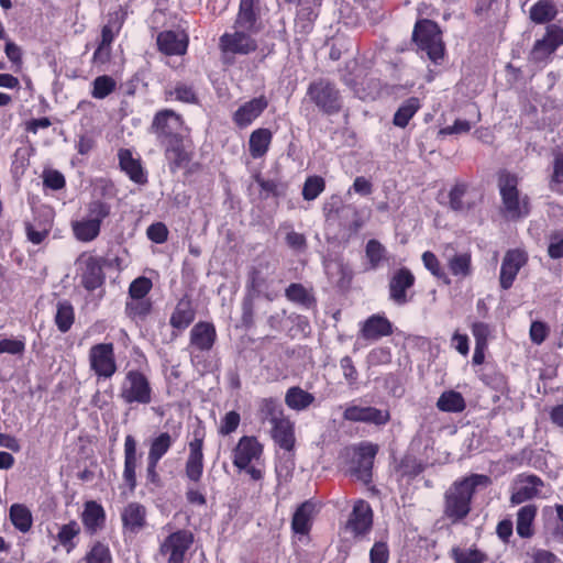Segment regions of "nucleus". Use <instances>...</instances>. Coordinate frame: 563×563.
I'll use <instances>...</instances> for the list:
<instances>
[{
  "label": "nucleus",
  "instance_id": "1",
  "mask_svg": "<svg viewBox=\"0 0 563 563\" xmlns=\"http://www.w3.org/2000/svg\"><path fill=\"white\" fill-rule=\"evenodd\" d=\"M490 478L472 474L455 481L444 493L443 514L453 523L463 520L471 511V501L477 487H487Z\"/></svg>",
  "mask_w": 563,
  "mask_h": 563
},
{
  "label": "nucleus",
  "instance_id": "2",
  "mask_svg": "<svg viewBox=\"0 0 563 563\" xmlns=\"http://www.w3.org/2000/svg\"><path fill=\"white\" fill-rule=\"evenodd\" d=\"M260 413L263 421L271 423V435L275 443L286 451H291L296 442L294 423L284 415L280 405L274 399H264Z\"/></svg>",
  "mask_w": 563,
  "mask_h": 563
},
{
  "label": "nucleus",
  "instance_id": "3",
  "mask_svg": "<svg viewBox=\"0 0 563 563\" xmlns=\"http://www.w3.org/2000/svg\"><path fill=\"white\" fill-rule=\"evenodd\" d=\"M518 176L507 170L498 174V188L503 201V210L507 218L518 220L530 213V200L518 190Z\"/></svg>",
  "mask_w": 563,
  "mask_h": 563
},
{
  "label": "nucleus",
  "instance_id": "4",
  "mask_svg": "<svg viewBox=\"0 0 563 563\" xmlns=\"http://www.w3.org/2000/svg\"><path fill=\"white\" fill-rule=\"evenodd\" d=\"M412 38L419 49L427 53L429 59L438 64L444 56V43L438 24L431 20H421L416 23Z\"/></svg>",
  "mask_w": 563,
  "mask_h": 563
},
{
  "label": "nucleus",
  "instance_id": "5",
  "mask_svg": "<svg viewBox=\"0 0 563 563\" xmlns=\"http://www.w3.org/2000/svg\"><path fill=\"white\" fill-rule=\"evenodd\" d=\"M119 396L126 405L151 404L153 400V388L148 377L139 369L126 372Z\"/></svg>",
  "mask_w": 563,
  "mask_h": 563
},
{
  "label": "nucleus",
  "instance_id": "6",
  "mask_svg": "<svg viewBox=\"0 0 563 563\" xmlns=\"http://www.w3.org/2000/svg\"><path fill=\"white\" fill-rule=\"evenodd\" d=\"M309 100L323 113L334 114L342 108V97L336 86L328 79L311 81L307 89Z\"/></svg>",
  "mask_w": 563,
  "mask_h": 563
},
{
  "label": "nucleus",
  "instance_id": "7",
  "mask_svg": "<svg viewBox=\"0 0 563 563\" xmlns=\"http://www.w3.org/2000/svg\"><path fill=\"white\" fill-rule=\"evenodd\" d=\"M274 265L265 258H258L247 273L246 289L249 295L264 296L267 300H274L276 292L271 289L273 283Z\"/></svg>",
  "mask_w": 563,
  "mask_h": 563
},
{
  "label": "nucleus",
  "instance_id": "8",
  "mask_svg": "<svg viewBox=\"0 0 563 563\" xmlns=\"http://www.w3.org/2000/svg\"><path fill=\"white\" fill-rule=\"evenodd\" d=\"M183 119L170 109L158 111L152 121L151 132L155 134L161 145L181 139Z\"/></svg>",
  "mask_w": 563,
  "mask_h": 563
},
{
  "label": "nucleus",
  "instance_id": "9",
  "mask_svg": "<svg viewBox=\"0 0 563 563\" xmlns=\"http://www.w3.org/2000/svg\"><path fill=\"white\" fill-rule=\"evenodd\" d=\"M88 356L90 368L99 378H110L115 374L118 366L112 343L92 345Z\"/></svg>",
  "mask_w": 563,
  "mask_h": 563
},
{
  "label": "nucleus",
  "instance_id": "10",
  "mask_svg": "<svg viewBox=\"0 0 563 563\" xmlns=\"http://www.w3.org/2000/svg\"><path fill=\"white\" fill-rule=\"evenodd\" d=\"M194 543V536L188 530L170 533L159 545V553L166 556V563H184L185 555Z\"/></svg>",
  "mask_w": 563,
  "mask_h": 563
},
{
  "label": "nucleus",
  "instance_id": "11",
  "mask_svg": "<svg viewBox=\"0 0 563 563\" xmlns=\"http://www.w3.org/2000/svg\"><path fill=\"white\" fill-rule=\"evenodd\" d=\"M80 284L89 291L99 288L104 282L103 261L100 257L82 254L77 260Z\"/></svg>",
  "mask_w": 563,
  "mask_h": 563
},
{
  "label": "nucleus",
  "instance_id": "12",
  "mask_svg": "<svg viewBox=\"0 0 563 563\" xmlns=\"http://www.w3.org/2000/svg\"><path fill=\"white\" fill-rule=\"evenodd\" d=\"M563 44V27L558 24H550L544 36L538 40L529 55L533 63H544Z\"/></svg>",
  "mask_w": 563,
  "mask_h": 563
},
{
  "label": "nucleus",
  "instance_id": "13",
  "mask_svg": "<svg viewBox=\"0 0 563 563\" xmlns=\"http://www.w3.org/2000/svg\"><path fill=\"white\" fill-rule=\"evenodd\" d=\"M543 486V481L537 475H519L511 487V505H520L533 499Z\"/></svg>",
  "mask_w": 563,
  "mask_h": 563
},
{
  "label": "nucleus",
  "instance_id": "14",
  "mask_svg": "<svg viewBox=\"0 0 563 563\" xmlns=\"http://www.w3.org/2000/svg\"><path fill=\"white\" fill-rule=\"evenodd\" d=\"M254 33L234 29L233 33H224L220 37V47L223 52L232 54H250L257 48L256 41L252 37Z\"/></svg>",
  "mask_w": 563,
  "mask_h": 563
},
{
  "label": "nucleus",
  "instance_id": "15",
  "mask_svg": "<svg viewBox=\"0 0 563 563\" xmlns=\"http://www.w3.org/2000/svg\"><path fill=\"white\" fill-rule=\"evenodd\" d=\"M527 261V254L520 250H509L505 254L499 276V283L503 289L507 290L512 286L518 272L526 265Z\"/></svg>",
  "mask_w": 563,
  "mask_h": 563
},
{
  "label": "nucleus",
  "instance_id": "16",
  "mask_svg": "<svg viewBox=\"0 0 563 563\" xmlns=\"http://www.w3.org/2000/svg\"><path fill=\"white\" fill-rule=\"evenodd\" d=\"M203 434L199 431L194 432V439L189 442V455L186 461V476L197 483L200 481L203 472Z\"/></svg>",
  "mask_w": 563,
  "mask_h": 563
},
{
  "label": "nucleus",
  "instance_id": "17",
  "mask_svg": "<svg viewBox=\"0 0 563 563\" xmlns=\"http://www.w3.org/2000/svg\"><path fill=\"white\" fill-rule=\"evenodd\" d=\"M263 452L262 444L254 437H242L234 451L233 464L238 468H246L253 461H257Z\"/></svg>",
  "mask_w": 563,
  "mask_h": 563
},
{
  "label": "nucleus",
  "instance_id": "18",
  "mask_svg": "<svg viewBox=\"0 0 563 563\" xmlns=\"http://www.w3.org/2000/svg\"><path fill=\"white\" fill-rule=\"evenodd\" d=\"M373 525V511L368 503L358 500L350 515L346 522L349 529L354 536H363L367 533Z\"/></svg>",
  "mask_w": 563,
  "mask_h": 563
},
{
  "label": "nucleus",
  "instance_id": "19",
  "mask_svg": "<svg viewBox=\"0 0 563 563\" xmlns=\"http://www.w3.org/2000/svg\"><path fill=\"white\" fill-rule=\"evenodd\" d=\"M415 284L413 274L406 267L397 269L389 280V297L399 306L409 301L407 289Z\"/></svg>",
  "mask_w": 563,
  "mask_h": 563
},
{
  "label": "nucleus",
  "instance_id": "20",
  "mask_svg": "<svg viewBox=\"0 0 563 563\" xmlns=\"http://www.w3.org/2000/svg\"><path fill=\"white\" fill-rule=\"evenodd\" d=\"M267 106L268 100L265 96L253 98L238 108L233 113V122L239 128H246L264 112Z\"/></svg>",
  "mask_w": 563,
  "mask_h": 563
},
{
  "label": "nucleus",
  "instance_id": "21",
  "mask_svg": "<svg viewBox=\"0 0 563 563\" xmlns=\"http://www.w3.org/2000/svg\"><path fill=\"white\" fill-rule=\"evenodd\" d=\"M140 456L136 440L133 435L128 434L124 439L123 479L131 492L136 487V467Z\"/></svg>",
  "mask_w": 563,
  "mask_h": 563
},
{
  "label": "nucleus",
  "instance_id": "22",
  "mask_svg": "<svg viewBox=\"0 0 563 563\" xmlns=\"http://www.w3.org/2000/svg\"><path fill=\"white\" fill-rule=\"evenodd\" d=\"M147 510L144 505L131 501L121 511L123 529L130 533H137L146 526Z\"/></svg>",
  "mask_w": 563,
  "mask_h": 563
},
{
  "label": "nucleus",
  "instance_id": "23",
  "mask_svg": "<svg viewBox=\"0 0 563 563\" xmlns=\"http://www.w3.org/2000/svg\"><path fill=\"white\" fill-rule=\"evenodd\" d=\"M216 339L214 325L210 322L200 321L190 330L189 346L201 352H208L213 347Z\"/></svg>",
  "mask_w": 563,
  "mask_h": 563
},
{
  "label": "nucleus",
  "instance_id": "24",
  "mask_svg": "<svg viewBox=\"0 0 563 563\" xmlns=\"http://www.w3.org/2000/svg\"><path fill=\"white\" fill-rule=\"evenodd\" d=\"M163 146L165 147V157L172 173H176L189 166L192 155L186 150L183 137L163 144Z\"/></svg>",
  "mask_w": 563,
  "mask_h": 563
},
{
  "label": "nucleus",
  "instance_id": "25",
  "mask_svg": "<svg viewBox=\"0 0 563 563\" xmlns=\"http://www.w3.org/2000/svg\"><path fill=\"white\" fill-rule=\"evenodd\" d=\"M81 521L88 534H96L98 531L102 530L106 525L103 507L95 500L86 501L81 514Z\"/></svg>",
  "mask_w": 563,
  "mask_h": 563
},
{
  "label": "nucleus",
  "instance_id": "26",
  "mask_svg": "<svg viewBox=\"0 0 563 563\" xmlns=\"http://www.w3.org/2000/svg\"><path fill=\"white\" fill-rule=\"evenodd\" d=\"M344 419L350 421L371 422L375 424H385L389 420V413L374 407H347L343 413Z\"/></svg>",
  "mask_w": 563,
  "mask_h": 563
},
{
  "label": "nucleus",
  "instance_id": "27",
  "mask_svg": "<svg viewBox=\"0 0 563 563\" xmlns=\"http://www.w3.org/2000/svg\"><path fill=\"white\" fill-rule=\"evenodd\" d=\"M118 158L120 168L133 183L137 185H145L147 183V174L144 170L141 161L139 158H134L130 150H119Z\"/></svg>",
  "mask_w": 563,
  "mask_h": 563
},
{
  "label": "nucleus",
  "instance_id": "28",
  "mask_svg": "<svg viewBox=\"0 0 563 563\" xmlns=\"http://www.w3.org/2000/svg\"><path fill=\"white\" fill-rule=\"evenodd\" d=\"M187 45L188 38L183 32L164 31L157 35V46L166 55H183Z\"/></svg>",
  "mask_w": 563,
  "mask_h": 563
},
{
  "label": "nucleus",
  "instance_id": "29",
  "mask_svg": "<svg viewBox=\"0 0 563 563\" xmlns=\"http://www.w3.org/2000/svg\"><path fill=\"white\" fill-rule=\"evenodd\" d=\"M376 453L377 446L371 443L363 444L358 448L356 465L353 468V473L357 479L364 483H368L372 479V468Z\"/></svg>",
  "mask_w": 563,
  "mask_h": 563
},
{
  "label": "nucleus",
  "instance_id": "30",
  "mask_svg": "<svg viewBox=\"0 0 563 563\" xmlns=\"http://www.w3.org/2000/svg\"><path fill=\"white\" fill-rule=\"evenodd\" d=\"M361 336L365 340H378L393 333L389 320L379 314L371 316L361 328Z\"/></svg>",
  "mask_w": 563,
  "mask_h": 563
},
{
  "label": "nucleus",
  "instance_id": "31",
  "mask_svg": "<svg viewBox=\"0 0 563 563\" xmlns=\"http://www.w3.org/2000/svg\"><path fill=\"white\" fill-rule=\"evenodd\" d=\"M196 312L191 301L187 298L180 299L169 319V324L174 330L183 331L195 320Z\"/></svg>",
  "mask_w": 563,
  "mask_h": 563
},
{
  "label": "nucleus",
  "instance_id": "32",
  "mask_svg": "<svg viewBox=\"0 0 563 563\" xmlns=\"http://www.w3.org/2000/svg\"><path fill=\"white\" fill-rule=\"evenodd\" d=\"M273 134L268 129L261 128L253 131L249 140V151L253 158L263 157L271 145Z\"/></svg>",
  "mask_w": 563,
  "mask_h": 563
},
{
  "label": "nucleus",
  "instance_id": "33",
  "mask_svg": "<svg viewBox=\"0 0 563 563\" xmlns=\"http://www.w3.org/2000/svg\"><path fill=\"white\" fill-rule=\"evenodd\" d=\"M538 508L533 504L526 505L518 510L516 530L521 538H531L533 536V521Z\"/></svg>",
  "mask_w": 563,
  "mask_h": 563
},
{
  "label": "nucleus",
  "instance_id": "34",
  "mask_svg": "<svg viewBox=\"0 0 563 563\" xmlns=\"http://www.w3.org/2000/svg\"><path fill=\"white\" fill-rule=\"evenodd\" d=\"M314 506L310 501L302 503L295 511L291 528L296 533L306 534L311 527Z\"/></svg>",
  "mask_w": 563,
  "mask_h": 563
},
{
  "label": "nucleus",
  "instance_id": "35",
  "mask_svg": "<svg viewBox=\"0 0 563 563\" xmlns=\"http://www.w3.org/2000/svg\"><path fill=\"white\" fill-rule=\"evenodd\" d=\"M450 208L454 211H466L470 210L475 201L471 198L467 185L456 184L449 194Z\"/></svg>",
  "mask_w": 563,
  "mask_h": 563
},
{
  "label": "nucleus",
  "instance_id": "36",
  "mask_svg": "<svg viewBox=\"0 0 563 563\" xmlns=\"http://www.w3.org/2000/svg\"><path fill=\"white\" fill-rule=\"evenodd\" d=\"M314 401V396L298 386L290 387L285 395V404L292 410L307 409Z\"/></svg>",
  "mask_w": 563,
  "mask_h": 563
},
{
  "label": "nucleus",
  "instance_id": "37",
  "mask_svg": "<svg viewBox=\"0 0 563 563\" xmlns=\"http://www.w3.org/2000/svg\"><path fill=\"white\" fill-rule=\"evenodd\" d=\"M234 29L247 31L249 33H258L261 31V22L254 8L240 7Z\"/></svg>",
  "mask_w": 563,
  "mask_h": 563
},
{
  "label": "nucleus",
  "instance_id": "38",
  "mask_svg": "<svg viewBox=\"0 0 563 563\" xmlns=\"http://www.w3.org/2000/svg\"><path fill=\"white\" fill-rule=\"evenodd\" d=\"M12 525L21 532L26 533L33 525V517L30 509L23 504H13L9 511Z\"/></svg>",
  "mask_w": 563,
  "mask_h": 563
},
{
  "label": "nucleus",
  "instance_id": "39",
  "mask_svg": "<svg viewBox=\"0 0 563 563\" xmlns=\"http://www.w3.org/2000/svg\"><path fill=\"white\" fill-rule=\"evenodd\" d=\"M100 227L97 221L89 218L79 221H74L71 228L77 240L81 242H90L95 240L100 233Z\"/></svg>",
  "mask_w": 563,
  "mask_h": 563
},
{
  "label": "nucleus",
  "instance_id": "40",
  "mask_svg": "<svg viewBox=\"0 0 563 563\" xmlns=\"http://www.w3.org/2000/svg\"><path fill=\"white\" fill-rule=\"evenodd\" d=\"M558 13L555 4L551 0H539L530 9V19L538 24L547 23Z\"/></svg>",
  "mask_w": 563,
  "mask_h": 563
},
{
  "label": "nucleus",
  "instance_id": "41",
  "mask_svg": "<svg viewBox=\"0 0 563 563\" xmlns=\"http://www.w3.org/2000/svg\"><path fill=\"white\" fill-rule=\"evenodd\" d=\"M465 406L463 396L454 390L444 391L437 401L438 409L444 412H461Z\"/></svg>",
  "mask_w": 563,
  "mask_h": 563
},
{
  "label": "nucleus",
  "instance_id": "42",
  "mask_svg": "<svg viewBox=\"0 0 563 563\" xmlns=\"http://www.w3.org/2000/svg\"><path fill=\"white\" fill-rule=\"evenodd\" d=\"M454 563H485L488 559L487 554L476 548L462 549L454 547L450 552Z\"/></svg>",
  "mask_w": 563,
  "mask_h": 563
},
{
  "label": "nucleus",
  "instance_id": "43",
  "mask_svg": "<svg viewBox=\"0 0 563 563\" xmlns=\"http://www.w3.org/2000/svg\"><path fill=\"white\" fill-rule=\"evenodd\" d=\"M420 108V101L416 97H411L402 102V104L396 111L393 123L396 126L405 128L409 123L410 119L416 114Z\"/></svg>",
  "mask_w": 563,
  "mask_h": 563
},
{
  "label": "nucleus",
  "instance_id": "44",
  "mask_svg": "<svg viewBox=\"0 0 563 563\" xmlns=\"http://www.w3.org/2000/svg\"><path fill=\"white\" fill-rule=\"evenodd\" d=\"M173 445L172 435L168 432H162L151 441L147 459L159 462Z\"/></svg>",
  "mask_w": 563,
  "mask_h": 563
},
{
  "label": "nucleus",
  "instance_id": "45",
  "mask_svg": "<svg viewBox=\"0 0 563 563\" xmlns=\"http://www.w3.org/2000/svg\"><path fill=\"white\" fill-rule=\"evenodd\" d=\"M75 320L74 308L70 302L64 300L58 301L55 314V323L58 330L63 333L67 332Z\"/></svg>",
  "mask_w": 563,
  "mask_h": 563
},
{
  "label": "nucleus",
  "instance_id": "46",
  "mask_svg": "<svg viewBox=\"0 0 563 563\" xmlns=\"http://www.w3.org/2000/svg\"><path fill=\"white\" fill-rule=\"evenodd\" d=\"M448 266L454 276L466 277L472 272L471 255L468 253L454 254L449 258Z\"/></svg>",
  "mask_w": 563,
  "mask_h": 563
},
{
  "label": "nucleus",
  "instance_id": "47",
  "mask_svg": "<svg viewBox=\"0 0 563 563\" xmlns=\"http://www.w3.org/2000/svg\"><path fill=\"white\" fill-rule=\"evenodd\" d=\"M86 563H112L111 551L102 541H96L85 555Z\"/></svg>",
  "mask_w": 563,
  "mask_h": 563
},
{
  "label": "nucleus",
  "instance_id": "48",
  "mask_svg": "<svg viewBox=\"0 0 563 563\" xmlns=\"http://www.w3.org/2000/svg\"><path fill=\"white\" fill-rule=\"evenodd\" d=\"M365 253L368 260L369 269H376L386 258L385 246L374 239L367 242Z\"/></svg>",
  "mask_w": 563,
  "mask_h": 563
},
{
  "label": "nucleus",
  "instance_id": "49",
  "mask_svg": "<svg viewBox=\"0 0 563 563\" xmlns=\"http://www.w3.org/2000/svg\"><path fill=\"white\" fill-rule=\"evenodd\" d=\"M325 188L324 179L320 176H310L302 188V197L307 201L314 200Z\"/></svg>",
  "mask_w": 563,
  "mask_h": 563
},
{
  "label": "nucleus",
  "instance_id": "50",
  "mask_svg": "<svg viewBox=\"0 0 563 563\" xmlns=\"http://www.w3.org/2000/svg\"><path fill=\"white\" fill-rule=\"evenodd\" d=\"M152 309V302L150 299H131V301L126 302L125 313L130 318H145Z\"/></svg>",
  "mask_w": 563,
  "mask_h": 563
},
{
  "label": "nucleus",
  "instance_id": "51",
  "mask_svg": "<svg viewBox=\"0 0 563 563\" xmlns=\"http://www.w3.org/2000/svg\"><path fill=\"white\" fill-rule=\"evenodd\" d=\"M115 89V81L110 76H99L93 80V89L91 95L96 99L108 97Z\"/></svg>",
  "mask_w": 563,
  "mask_h": 563
},
{
  "label": "nucleus",
  "instance_id": "52",
  "mask_svg": "<svg viewBox=\"0 0 563 563\" xmlns=\"http://www.w3.org/2000/svg\"><path fill=\"white\" fill-rule=\"evenodd\" d=\"M26 235L30 242L33 244H41L48 235L51 231V224L45 223H31L25 224Z\"/></svg>",
  "mask_w": 563,
  "mask_h": 563
},
{
  "label": "nucleus",
  "instance_id": "53",
  "mask_svg": "<svg viewBox=\"0 0 563 563\" xmlns=\"http://www.w3.org/2000/svg\"><path fill=\"white\" fill-rule=\"evenodd\" d=\"M168 96H175V99L181 102L196 103L197 95L194 88L187 84L179 82L174 89L167 90Z\"/></svg>",
  "mask_w": 563,
  "mask_h": 563
},
{
  "label": "nucleus",
  "instance_id": "54",
  "mask_svg": "<svg viewBox=\"0 0 563 563\" xmlns=\"http://www.w3.org/2000/svg\"><path fill=\"white\" fill-rule=\"evenodd\" d=\"M152 289V282L147 277L134 279L129 287L131 299H144Z\"/></svg>",
  "mask_w": 563,
  "mask_h": 563
},
{
  "label": "nucleus",
  "instance_id": "55",
  "mask_svg": "<svg viewBox=\"0 0 563 563\" xmlns=\"http://www.w3.org/2000/svg\"><path fill=\"white\" fill-rule=\"evenodd\" d=\"M285 295L288 300L297 303L308 305L310 302V296L307 289L301 284H290L286 288Z\"/></svg>",
  "mask_w": 563,
  "mask_h": 563
},
{
  "label": "nucleus",
  "instance_id": "56",
  "mask_svg": "<svg viewBox=\"0 0 563 563\" xmlns=\"http://www.w3.org/2000/svg\"><path fill=\"white\" fill-rule=\"evenodd\" d=\"M110 206L101 200L91 201L88 206V218L97 221L99 225L110 214Z\"/></svg>",
  "mask_w": 563,
  "mask_h": 563
},
{
  "label": "nucleus",
  "instance_id": "57",
  "mask_svg": "<svg viewBox=\"0 0 563 563\" xmlns=\"http://www.w3.org/2000/svg\"><path fill=\"white\" fill-rule=\"evenodd\" d=\"M254 298L255 296L246 294L242 302V325L250 329L254 325Z\"/></svg>",
  "mask_w": 563,
  "mask_h": 563
},
{
  "label": "nucleus",
  "instance_id": "58",
  "mask_svg": "<svg viewBox=\"0 0 563 563\" xmlns=\"http://www.w3.org/2000/svg\"><path fill=\"white\" fill-rule=\"evenodd\" d=\"M79 532H80L79 525L75 520H73V521L68 522L67 525H64L60 527L58 534H57V539L62 545L66 547L71 542V540L76 536L79 534Z\"/></svg>",
  "mask_w": 563,
  "mask_h": 563
},
{
  "label": "nucleus",
  "instance_id": "59",
  "mask_svg": "<svg viewBox=\"0 0 563 563\" xmlns=\"http://www.w3.org/2000/svg\"><path fill=\"white\" fill-rule=\"evenodd\" d=\"M240 421H241V417L236 411L232 410V411L227 412L221 421L219 432L222 435L231 434L232 432H234L238 429Z\"/></svg>",
  "mask_w": 563,
  "mask_h": 563
},
{
  "label": "nucleus",
  "instance_id": "60",
  "mask_svg": "<svg viewBox=\"0 0 563 563\" xmlns=\"http://www.w3.org/2000/svg\"><path fill=\"white\" fill-rule=\"evenodd\" d=\"M422 262H423V265L426 266V268L428 271H430V273L433 276H435L438 278L446 279V275L442 271L439 260L432 252H430V251L424 252L422 254Z\"/></svg>",
  "mask_w": 563,
  "mask_h": 563
},
{
  "label": "nucleus",
  "instance_id": "61",
  "mask_svg": "<svg viewBox=\"0 0 563 563\" xmlns=\"http://www.w3.org/2000/svg\"><path fill=\"white\" fill-rule=\"evenodd\" d=\"M25 351V343L22 340L3 339L0 340V355L8 353L11 355H22Z\"/></svg>",
  "mask_w": 563,
  "mask_h": 563
},
{
  "label": "nucleus",
  "instance_id": "62",
  "mask_svg": "<svg viewBox=\"0 0 563 563\" xmlns=\"http://www.w3.org/2000/svg\"><path fill=\"white\" fill-rule=\"evenodd\" d=\"M525 563H559L556 556L547 550H532L526 553Z\"/></svg>",
  "mask_w": 563,
  "mask_h": 563
},
{
  "label": "nucleus",
  "instance_id": "63",
  "mask_svg": "<svg viewBox=\"0 0 563 563\" xmlns=\"http://www.w3.org/2000/svg\"><path fill=\"white\" fill-rule=\"evenodd\" d=\"M146 234L151 241L161 244L166 242L168 238V229L163 222H156L147 228Z\"/></svg>",
  "mask_w": 563,
  "mask_h": 563
},
{
  "label": "nucleus",
  "instance_id": "64",
  "mask_svg": "<svg viewBox=\"0 0 563 563\" xmlns=\"http://www.w3.org/2000/svg\"><path fill=\"white\" fill-rule=\"evenodd\" d=\"M563 184V155H556L553 163V174L551 178V188L558 192H562L560 187Z\"/></svg>",
  "mask_w": 563,
  "mask_h": 563
}]
</instances>
